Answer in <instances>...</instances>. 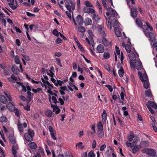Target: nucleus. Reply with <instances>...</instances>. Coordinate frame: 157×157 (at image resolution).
<instances>
[{
	"label": "nucleus",
	"instance_id": "obj_1",
	"mask_svg": "<svg viewBox=\"0 0 157 157\" xmlns=\"http://www.w3.org/2000/svg\"><path fill=\"white\" fill-rule=\"evenodd\" d=\"M146 25H143L142 29L145 36L150 38L152 42H154L156 40L155 34L152 32L153 28L150 25L149 23L146 22Z\"/></svg>",
	"mask_w": 157,
	"mask_h": 157
},
{
	"label": "nucleus",
	"instance_id": "obj_2",
	"mask_svg": "<svg viewBox=\"0 0 157 157\" xmlns=\"http://www.w3.org/2000/svg\"><path fill=\"white\" fill-rule=\"evenodd\" d=\"M28 132L24 134V139L29 142L32 141L33 140V137L34 136V132L33 130L29 129Z\"/></svg>",
	"mask_w": 157,
	"mask_h": 157
},
{
	"label": "nucleus",
	"instance_id": "obj_3",
	"mask_svg": "<svg viewBox=\"0 0 157 157\" xmlns=\"http://www.w3.org/2000/svg\"><path fill=\"white\" fill-rule=\"evenodd\" d=\"M128 56L130 59V67L132 68H134V61L136 60V56L134 53L132 52L129 53Z\"/></svg>",
	"mask_w": 157,
	"mask_h": 157
},
{
	"label": "nucleus",
	"instance_id": "obj_4",
	"mask_svg": "<svg viewBox=\"0 0 157 157\" xmlns=\"http://www.w3.org/2000/svg\"><path fill=\"white\" fill-rule=\"evenodd\" d=\"M48 96L49 97V100L51 104V107L53 108V111L55 112L56 114H59L60 111V109L59 108L58 106L57 105H54L51 103V96L50 95H48Z\"/></svg>",
	"mask_w": 157,
	"mask_h": 157
},
{
	"label": "nucleus",
	"instance_id": "obj_5",
	"mask_svg": "<svg viewBox=\"0 0 157 157\" xmlns=\"http://www.w3.org/2000/svg\"><path fill=\"white\" fill-rule=\"evenodd\" d=\"M17 126L19 132L22 133L24 131L23 128H26L27 126V124L25 122H24L22 124V123L19 120L18 121Z\"/></svg>",
	"mask_w": 157,
	"mask_h": 157
},
{
	"label": "nucleus",
	"instance_id": "obj_6",
	"mask_svg": "<svg viewBox=\"0 0 157 157\" xmlns=\"http://www.w3.org/2000/svg\"><path fill=\"white\" fill-rule=\"evenodd\" d=\"M142 152L144 153L147 154L149 156H152L154 155V150L151 149H149L148 148H145L143 149L142 150Z\"/></svg>",
	"mask_w": 157,
	"mask_h": 157
},
{
	"label": "nucleus",
	"instance_id": "obj_7",
	"mask_svg": "<svg viewBox=\"0 0 157 157\" xmlns=\"http://www.w3.org/2000/svg\"><path fill=\"white\" fill-rule=\"evenodd\" d=\"M97 28L98 29V31L100 32V33L102 36L103 37H106V35L104 28H102L101 26L99 25H98L97 26Z\"/></svg>",
	"mask_w": 157,
	"mask_h": 157
},
{
	"label": "nucleus",
	"instance_id": "obj_8",
	"mask_svg": "<svg viewBox=\"0 0 157 157\" xmlns=\"http://www.w3.org/2000/svg\"><path fill=\"white\" fill-rule=\"evenodd\" d=\"M13 144L12 148L13 154L14 155V157H17L16 154L17 151L18 149V145L16 143Z\"/></svg>",
	"mask_w": 157,
	"mask_h": 157
},
{
	"label": "nucleus",
	"instance_id": "obj_9",
	"mask_svg": "<svg viewBox=\"0 0 157 157\" xmlns=\"http://www.w3.org/2000/svg\"><path fill=\"white\" fill-rule=\"evenodd\" d=\"M76 21L77 23L80 25H82L83 24V19L81 15H78L77 16Z\"/></svg>",
	"mask_w": 157,
	"mask_h": 157
},
{
	"label": "nucleus",
	"instance_id": "obj_10",
	"mask_svg": "<svg viewBox=\"0 0 157 157\" xmlns=\"http://www.w3.org/2000/svg\"><path fill=\"white\" fill-rule=\"evenodd\" d=\"M134 66H135L137 70L139 71L141 69L142 67L141 65V62L140 61L139 62L137 60H135V61H134ZM133 68L135 69V67H134V68Z\"/></svg>",
	"mask_w": 157,
	"mask_h": 157
},
{
	"label": "nucleus",
	"instance_id": "obj_11",
	"mask_svg": "<svg viewBox=\"0 0 157 157\" xmlns=\"http://www.w3.org/2000/svg\"><path fill=\"white\" fill-rule=\"evenodd\" d=\"M103 37L102 40V43L105 47H109L111 46V42L108 41L105 38Z\"/></svg>",
	"mask_w": 157,
	"mask_h": 157
},
{
	"label": "nucleus",
	"instance_id": "obj_12",
	"mask_svg": "<svg viewBox=\"0 0 157 157\" xmlns=\"http://www.w3.org/2000/svg\"><path fill=\"white\" fill-rule=\"evenodd\" d=\"M83 11L84 13H92L95 12V11L93 9L89 8L87 7H85L83 8Z\"/></svg>",
	"mask_w": 157,
	"mask_h": 157
},
{
	"label": "nucleus",
	"instance_id": "obj_13",
	"mask_svg": "<svg viewBox=\"0 0 157 157\" xmlns=\"http://www.w3.org/2000/svg\"><path fill=\"white\" fill-rule=\"evenodd\" d=\"M98 52L99 53H102L104 52V48L101 44H99L98 45L96 48Z\"/></svg>",
	"mask_w": 157,
	"mask_h": 157
},
{
	"label": "nucleus",
	"instance_id": "obj_14",
	"mask_svg": "<svg viewBox=\"0 0 157 157\" xmlns=\"http://www.w3.org/2000/svg\"><path fill=\"white\" fill-rule=\"evenodd\" d=\"M131 16L135 18L137 17L136 8H132L131 10Z\"/></svg>",
	"mask_w": 157,
	"mask_h": 157
},
{
	"label": "nucleus",
	"instance_id": "obj_15",
	"mask_svg": "<svg viewBox=\"0 0 157 157\" xmlns=\"http://www.w3.org/2000/svg\"><path fill=\"white\" fill-rule=\"evenodd\" d=\"M6 107L10 111H13L15 110V107L11 102L8 103L6 105Z\"/></svg>",
	"mask_w": 157,
	"mask_h": 157
},
{
	"label": "nucleus",
	"instance_id": "obj_16",
	"mask_svg": "<svg viewBox=\"0 0 157 157\" xmlns=\"http://www.w3.org/2000/svg\"><path fill=\"white\" fill-rule=\"evenodd\" d=\"M114 29H116L118 28V21L115 18H113L111 20Z\"/></svg>",
	"mask_w": 157,
	"mask_h": 157
},
{
	"label": "nucleus",
	"instance_id": "obj_17",
	"mask_svg": "<svg viewBox=\"0 0 157 157\" xmlns=\"http://www.w3.org/2000/svg\"><path fill=\"white\" fill-rule=\"evenodd\" d=\"M139 140V139L137 138L136 141H133L132 143H129L128 141H127L126 142V145L128 147H133L134 145L136 144Z\"/></svg>",
	"mask_w": 157,
	"mask_h": 157
},
{
	"label": "nucleus",
	"instance_id": "obj_18",
	"mask_svg": "<svg viewBox=\"0 0 157 157\" xmlns=\"http://www.w3.org/2000/svg\"><path fill=\"white\" fill-rule=\"evenodd\" d=\"M9 139L10 142L12 144L16 143V141L13 135L12 134H10L9 135Z\"/></svg>",
	"mask_w": 157,
	"mask_h": 157
},
{
	"label": "nucleus",
	"instance_id": "obj_19",
	"mask_svg": "<svg viewBox=\"0 0 157 157\" xmlns=\"http://www.w3.org/2000/svg\"><path fill=\"white\" fill-rule=\"evenodd\" d=\"M108 11L109 12L110 15L111 17H113L115 16V11L111 7H108L107 9Z\"/></svg>",
	"mask_w": 157,
	"mask_h": 157
},
{
	"label": "nucleus",
	"instance_id": "obj_20",
	"mask_svg": "<svg viewBox=\"0 0 157 157\" xmlns=\"http://www.w3.org/2000/svg\"><path fill=\"white\" fill-rule=\"evenodd\" d=\"M101 116L103 123L104 124L105 123L107 119V113L105 110H104L103 111V113L101 114Z\"/></svg>",
	"mask_w": 157,
	"mask_h": 157
},
{
	"label": "nucleus",
	"instance_id": "obj_21",
	"mask_svg": "<svg viewBox=\"0 0 157 157\" xmlns=\"http://www.w3.org/2000/svg\"><path fill=\"white\" fill-rule=\"evenodd\" d=\"M148 142L147 140H144L141 142L140 147H147L148 146Z\"/></svg>",
	"mask_w": 157,
	"mask_h": 157
},
{
	"label": "nucleus",
	"instance_id": "obj_22",
	"mask_svg": "<svg viewBox=\"0 0 157 157\" xmlns=\"http://www.w3.org/2000/svg\"><path fill=\"white\" fill-rule=\"evenodd\" d=\"M28 146L32 149H35L37 147V144L34 142L29 143L28 144Z\"/></svg>",
	"mask_w": 157,
	"mask_h": 157
},
{
	"label": "nucleus",
	"instance_id": "obj_23",
	"mask_svg": "<svg viewBox=\"0 0 157 157\" xmlns=\"http://www.w3.org/2000/svg\"><path fill=\"white\" fill-rule=\"evenodd\" d=\"M7 100L6 98L2 95H0V102L4 104H6Z\"/></svg>",
	"mask_w": 157,
	"mask_h": 157
},
{
	"label": "nucleus",
	"instance_id": "obj_24",
	"mask_svg": "<svg viewBox=\"0 0 157 157\" xmlns=\"http://www.w3.org/2000/svg\"><path fill=\"white\" fill-rule=\"evenodd\" d=\"M93 13V15L92 17V19L93 21L96 22V23L99 22V20L100 19V18L98 15L94 13Z\"/></svg>",
	"mask_w": 157,
	"mask_h": 157
},
{
	"label": "nucleus",
	"instance_id": "obj_25",
	"mask_svg": "<svg viewBox=\"0 0 157 157\" xmlns=\"http://www.w3.org/2000/svg\"><path fill=\"white\" fill-rule=\"evenodd\" d=\"M27 94L28 95L26 101L28 103H29L32 100V98H33V97L32 98L31 97V95H33V94H32L31 92L30 91H28L27 92Z\"/></svg>",
	"mask_w": 157,
	"mask_h": 157
},
{
	"label": "nucleus",
	"instance_id": "obj_26",
	"mask_svg": "<svg viewBox=\"0 0 157 157\" xmlns=\"http://www.w3.org/2000/svg\"><path fill=\"white\" fill-rule=\"evenodd\" d=\"M12 69L13 73L16 75H17L19 72V70L17 67L16 66H13L12 67Z\"/></svg>",
	"mask_w": 157,
	"mask_h": 157
},
{
	"label": "nucleus",
	"instance_id": "obj_27",
	"mask_svg": "<svg viewBox=\"0 0 157 157\" xmlns=\"http://www.w3.org/2000/svg\"><path fill=\"white\" fill-rule=\"evenodd\" d=\"M147 103L151 107H152L155 109H157V105L155 103L150 101H148Z\"/></svg>",
	"mask_w": 157,
	"mask_h": 157
},
{
	"label": "nucleus",
	"instance_id": "obj_28",
	"mask_svg": "<svg viewBox=\"0 0 157 157\" xmlns=\"http://www.w3.org/2000/svg\"><path fill=\"white\" fill-rule=\"evenodd\" d=\"M84 23L86 25H91L92 24V21L91 19L87 17L85 19Z\"/></svg>",
	"mask_w": 157,
	"mask_h": 157
},
{
	"label": "nucleus",
	"instance_id": "obj_29",
	"mask_svg": "<svg viewBox=\"0 0 157 157\" xmlns=\"http://www.w3.org/2000/svg\"><path fill=\"white\" fill-rule=\"evenodd\" d=\"M139 147H140V145L139 146H133L132 151V152L133 154L136 153V152L139 150Z\"/></svg>",
	"mask_w": 157,
	"mask_h": 157
},
{
	"label": "nucleus",
	"instance_id": "obj_30",
	"mask_svg": "<svg viewBox=\"0 0 157 157\" xmlns=\"http://www.w3.org/2000/svg\"><path fill=\"white\" fill-rule=\"evenodd\" d=\"M52 111L50 110H47L45 113L46 116L49 117H52Z\"/></svg>",
	"mask_w": 157,
	"mask_h": 157
},
{
	"label": "nucleus",
	"instance_id": "obj_31",
	"mask_svg": "<svg viewBox=\"0 0 157 157\" xmlns=\"http://www.w3.org/2000/svg\"><path fill=\"white\" fill-rule=\"evenodd\" d=\"M114 31L116 35L118 37H120L121 35V31L119 30V28L114 29Z\"/></svg>",
	"mask_w": 157,
	"mask_h": 157
},
{
	"label": "nucleus",
	"instance_id": "obj_32",
	"mask_svg": "<svg viewBox=\"0 0 157 157\" xmlns=\"http://www.w3.org/2000/svg\"><path fill=\"white\" fill-rule=\"evenodd\" d=\"M124 73V72L123 68L121 66L120 69L118 71V74L119 76L121 77H122L123 76Z\"/></svg>",
	"mask_w": 157,
	"mask_h": 157
},
{
	"label": "nucleus",
	"instance_id": "obj_33",
	"mask_svg": "<svg viewBox=\"0 0 157 157\" xmlns=\"http://www.w3.org/2000/svg\"><path fill=\"white\" fill-rule=\"evenodd\" d=\"M136 22L138 26L142 27V22L139 18H137L136 19Z\"/></svg>",
	"mask_w": 157,
	"mask_h": 157
},
{
	"label": "nucleus",
	"instance_id": "obj_34",
	"mask_svg": "<svg viewBox=\"0 0 157 157\" xmlns=\"http://www.w3.org/2000/svg\"><path fill=\"white\" fill-rule=\"evenodd\" d=\"M135 136H136V135H134L133 134V133L132 132H130V134L129 136L128 137V139L130 141H131L133 140V138Z\"/></svg>",
	"mask_w": 157,
	"mask_h": 157
},
{
	"label": "nucleus",
	"instance_id": "obj_35",
	"mask_svg": "<svg viewBox=\"0 0 157 157\" xmlns=\"http://www.w3.org/2000/svg\"><path fill=\"white\" fill-rule=\"evenodd\" d=\"M0 121L2 123L6 122L7 121V118L4 115H2L0 117Z\"/></svg>",
	"mask_w": 157,
	"mask_h": 157
},
{
	"label": "nucleus",
	"instance_id": "obj_36",
	"mask_svg": "<svg viewBox=\"0 0 157 157\" xmlns=\"http://www.w3.org/2000/svg\"><path fill=\"white\" fill-rule=\"evenodd\" d=\"M145 94L146 96L148 97H151L152 96V94L151 90L150 89L145 90Z\"/></svg>",
	"mask_w": 157,
	"mask_h": 157
},
{
	"label": "nucleus",
	"instance_id": "obj_37",
	"mask_svg": "<svg viewBox=\"0 0 157 157\" xmlns=\"http://www.w3.org/2000/svg\"><path fill=\"white\" fill-rule=\"evenodd\" d=\"M122 46L124 47V44H122ZM124 47H125V50L128 52H131V47L129 45L127 44Z\"/></svg>",
	"mask_w": 157,
	"mask_h": 157
},
{
	"label": "nucleus",
	"instance_id": "obj_38",
	"mask_svg": "<svg viewBox=\"0 0 157 157\" xmlns=\"http://www.w3.org/2000/svg\"><path fill=\"white\" fill-rule=\"evenodd\" d=\"M17 83H18L20 84V86L22 87V91L24 92H25L27 91V89L25 87V86L23 85V83L22 82H16Z\"/></svg>",
	"mask_w": 157,
	"mask_h": 157
},
{
	"label": "nucleus",
	"instance_id": "obj_39",
	"mask_svg": "<svg viewBox=\"0 0 157 157\" xmlns=\"http://www.w3.org/2000/svg\"><path fill=\"white\" fill-rule=\"evenodd\" d=\"M98 130H103V125L101 122H99L98 124Z\"/></svg>",
	"mask_w": 157,
	"mask_h": 157
},
{
	"label": "nucleus",
	"instance_id": "obj_40",
	"mask_svg": "<svg viewBox=\"0 0 157 157\" xmlns=\"http://www.w3.org/2000/svg\"><path fill=\"white\" fill-rule=\"evenodd\" d=\"M89 38L90 39V40H89V39L87 37L86 38V40L87 42H88V43L89 44H92L93 43H94V40L92 37L91 36L89 37Z\"/></svg>",
	"mask_w": 157,
	"mask_h": 157
},
{
	"label": "nucleus",
	"instance_id": "obj_41",
	"mask_svg": "<svg viewBox=\"0 0 157 157\" xmlns=\"http://www.w3.org/2000/svg\"><path fill=\"white\" fill-rule=\"evenodd\" d=\"M79 32L81 33H84L85 32V28L82 26H79L77 28Z\"/></svg>",
	"mask_w": 157,
	"mask_h": 157
},
{
	"label": "nucleus",
	"instance_id": "obj_42",
	"mask_svg": "<svg viewBox=\"0 0 157 157\" xmlns=\"http://www.w3.org/2000/svg\"><path fill=\"white\" fill-rule=\"evenodd\" d=\"M14 3H9V5L10 8H11L13 10H14L17 9V5L16 6L14 5Z\"/></svg>",
	"mask_w": 157,
	"mask_h": 157
},
{
	"label": "nucleus",
	"instance_id": "obj_43",
	"mask_svg": "<svg viewBox=\"0 0 157 157\" xmlns=\"http://www.w3.org/2000/svg\"><path fill=\"white\" fill-rule=\"evenodd\" d=\"M98 136L100 138H102L104 136L103 130H98Z\"/></svg>",
	"mask_w": 157,
	"mask_h": 157
},
{
	"label": "nucleus",
	"instance_id": "obj_44",
	"mask_svg": "<svg viewBox=\"0 0 157 157\" xmlns=\"http://www.w3.org/2000/svg\"><path fill=\"white\" fill-rule=\"evenodd\" d=\"M143 85L145 89H147L149 87V84L147 81H143Z\"/></svg>",
	"mask_w": 157,
	"mask_h": 157
},
{
	"label": "nucleus",
	"instance_id": "obj_45",
	"mask_svg": "<svg viewBox=\"0 0 157 157\" xmlns=\"http://www.w3.org/2000/svg\"><path fill=\"white\" fill-rule=\"evenodd\" d=\"M59 32L56 29H54L52 31V34L56 36H59Z\"/></svg>",
	"mask_w": 157,
	"mask_h": 157
},
{
	"label": "nucleus",
	"instance_id": "obj_46",
	"mask_svg": "<svg viewBox=\"0 0 157 157\" xmlns=\"http://www.w3.org/2000/svg\"><path fill=\"white\" fill-rule=\"evenodd\" d=\"M101 2L104 7L105 8L107 7L108 4V5L111 4L110 2H108V3H107L105 0H102Z\"/></svg>",
	"mask_w": 157,
	"mask_h": 157
},
{
	"label": "nucleus",
	"instance_id": "obj_47",
	"mask_svg": "<svg viewBox=\"0 0 157 157\" xmlns=\"http://www.w3.org/2000/svg\"><path fill=\"white\" fill-rule=\"evenodd\" d=\"M103 56L105 59H107L110 57V56L108 52H104Z\"/></svg>",
	"mask_w": 157,
	"mask_h": 157
},
{
	"label": "nucleus",
	"instance_id": "obj_48",
	"mask_svg": "<svg viewBox=\"0 0 157 157\" xmlns=\"http://www.w3.org/2000/svg\"><path fill=\"white\" fill-rule=\"evenodd\" d=\"M14 60L15 62L17 64H19L20 63V60L18 56H15Z\"/></svg>",
	"mask_w": 157,
	"mask_h": 157
},
{
	"label": "nucleus",
	"instance_id": "obj_49",
	"mask_svg": "<svg viewBox=\"0 0 157 157\" xmlns=\"http://www.w3.org/2000/svg\"><path fill=\"white\" fill-rule=\"evenodd\" d=\"M85 4L87 7H92L93 6V5H92L88 1H86L85 2Z\"/></svg>",
	"mask_w": 157,
	"mask_h": 157
},
{
	"label": "nucleus",
	"instance_id": "obj_50",
	"mask_svg": "<svg viewBox=\"0 0 157 157\" xmlns=\"http://www.w3.org/2000/svg\"><path fill=\"white\" fill-rule=\"evenodd\" d=\"M151 124L152 126V127L153 129L155 132H157V128L155 126V123L154 122H151Z\"/></svg>",
	"mask_w": 157,
	"mask_h": 157
},
{
	"label": "nucleus",
	"instance_id": "obj_51",
	"mask_svg": "<svg viewBox=\"0 0 157 157\" xmlns=\"http://www.w3.org/2000/svg\"><path fill=\"white\" fill-rule=\"evenodd\" d=\"M143 80H141L142 82L143 81H146L148 80L147 75L146 74H144L143 75Z\"/></svg>",
	"mask_w": 157,
	"mask_h": 157
},
{
	"label": "nucleus",
	"instance_id": "obj_52",
	"mask_svg": "<svg viewBox=\"0 0 157 157\" xmlns=\"http://www.w3.org/2000/svg\"><path fill=\"white\" fill-rule=\"evenodd\" d=\"M109 21H107L108 19H106L107 21L106 24L109 28L110 29V30H111V29H112L111 24L110 21V19L109 18Z\"/></svg>",
	"mask_w": 157,
	"mask_h": 157
},
{
	"label": "nucleus",
	"instance_id": "obj_53",
	"mask_svg": "<svg viewBox=\"0 0 157 157\" xmlns=\"http://www.w3.org/2000/svg\"><path fill=\"white\" fill-rule=\"evenodd\" d=\"M95 155L94 152L92 151H90L88 154V157H95Z\"/></svg>",
	"mask_w": 157,
	"mask_h": 157
},
{
	"label": "nucleus",
	"instance_id": "obj_54",
	"mask_svg": "<svg viewBox=\"0 0 157 157\" xmlns=\"http://www.w3.org/2000/svg\"><path fill=\"white\" fill-rule=\"evenodd\" d=\"M53 102L56 105L57 103H58L59 102L57 100V99L56 97L52 96V98Z\"/></svg>",
	"mask_w": 157,
	"mask_h": 157
},
{
	"label": "nucleus",
	"instance_id": "obj_55",
	"mask_svg": "<svg viewBox=\"0 0 157 157\" xmlns=\"http://www.w3.org/2000/svg\"><path fill=\"white\" fill-rule=\"evenodd\" d=\"M51 80L54 83V84L56 86H58V83L56 82V80L53 78V77L51 78Z\"/></svg>",
	"mask_w": 157,
	"mask_h": 157
},
{
	"label": "nucleus",
	"instance_id": "obj_56",
	"mask_svg": "<svg viewBox=\"0 0 157 157\" xmlns=\"http://www.w3.org/2000/svg\"><path fill=\"white\" fill-rule=\"evenodd\" d=\"M105 86L108 89L110 92H112L113 90V88L111 86L109 85H105Z\"/></svg>",
	"mask_w": 157,
	"mask_h": 157
},
{
	"label": "nucleus",
	"instance_id": "obj_57",
	"mask_svg": "<svg viewBox=\"0 0 157 157\" xmlns=\"http://www.w3.org/2000/svg\"><path fill=\"white\" fill-rule=\"evenodd\" d=\"M66 8L68 10L70 13H71V5L69 4H67L66 6Z\"/></svg>",
	"mask_w": 157,
	"mask_h": 157
},
{
	"label": "nucleus",
	"instance_id": "obj_58",
	"mask_svg": "<svg viewBox=\"0 0 157 157\" xmlns=\"http://www.w3.org/2000/svg\"><path fill=\"white\" fill-rule=\"evenodd\" d=\"M50 135L51 136L52 138L55 140H56V133H54V132L53 133H50Z\"/></svg>",
	"mask_w": 157,
	"mask_h": 157
},
{
	"label": "nucleus",
	"instance_id": "obj_59",
	"mask_svg": "<svg viewBox=\"0 0 157 157\" xmlns=\"http://www.w3.org/2000/svg\"><path fill=\"white\" fill-rule=\"evenodd\" d=\"M56 61L57 62V64L59 65L61 67H63V66L61 65V62L60 59L58 58H56Z\"/></svg>",
	"mask_w": 157,
	"mask_h": 157
},
{
	"label": "nucleus",
	"instance_id": "obj_60",
	"mask_svg": "<svg viewBox=\"0 0 157 157\" xmlns=\"http://www.w3.org/2000/svg\"><path fill=\"white\" fill-rule=\"evenodd\" d=\"M147 107L148 108L149 111L151 112L152 114H154V112L152 108L149 105H147Z\"/></svg>",
	"mask_w": 157,
	"mask_h": 157
},
{
	"label": "nucleus",
	"instance_id": "obj_61",
	"mask_svg": "<svg viewBox=\"0 0 157 157\" xmlns=\"http://www.w3.org/2000/svg\"><path fill=\"white\" fill-rule=\"evenodd\" d=\"M25 110L27 111H30V106L28 105H26L25 106H23Z\"/></svg>",
	"mask_w": 157,
	"mask_h": 157
},
{
	"label": "nucleus",
	"instance_id": "obj_62",
	"mask_svg": "<svg viewBox=\"0 0 157 157\" xmlns=\"http://www.w3.org/2000/svg\"><path fill=\"white\" fill-rule=\"evenodd\" d=\"M21 55L24 57V59H25L26 61H28L30 60L29 57V56L23 55L22 54H21Z\"/></svg>",
	"mask_w": 157,
	"mask_h": 157
},
{
	"label": "nucleus",
	"instance_id": "obj_63",
	"mask_svg": "<svg viewBox=\"0 0 157 157\" xmlns=\"http://www.w3.org/2000/svg\"><path fill=\"white\" fill-rule=\"evenodd\" d=\"M82 142H79L78 143H77L76 145V146H78V147L80 148V149H82L83 147H82Z\"/></svg>",
	"mask_w": 157,
	"mask_h": 157
},
{
	"label": "nucleus",
	"instance_id": "obj_64",
	"mask_svg": "<svg viewBox=\"0 0 157 157\" xmlns=\"http://www.w3.org/2000/svg\"><path fill=\"white\" fill-rule=\"evenodd\" d=\"M48 129L49 131V132H50V133H53L55 132L54 130V128H53L51 126H49L48 127Z\"/></svg>",
	"mask_w": 157,
	"mask_h": 157
}]
</instances>
